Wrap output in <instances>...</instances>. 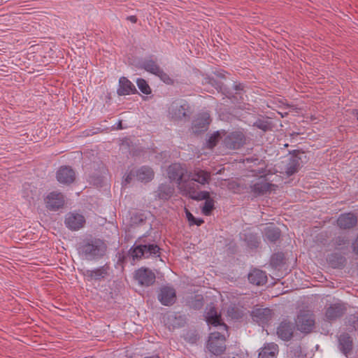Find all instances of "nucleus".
Masks as SVG:
<instances>
[{
    "label": "nucleus",
    "mask_w": 358,
    "mask_h": 358,
    "mask_svg": "<svg viewBox=\"0 0 358 358\" xmlns=\"http://www.w3.org/2000/svg\"><path fill=\"white\" fill-rule=\"evenodd\" d=\"M106 250V244L99 238L85 240L78 248L79 255L83 258L90 261L102 257Z\"/></svg>",
    "instance_id": "nucleus-1"
},
{
    "label": "nucleus",
    "mask_w": 358,
    "mask_h": 358,
    "mask_svg": "<svg viewBox=\"0 0 358 358\" xmlns=\"http://www.w3.org/2000/svg\"><path fill=\"white\" fill-rule=\"evenodd\" d=\"M139 244L135 245L130 250V255L134 259L148 258L152 255H156L159 252V248L156 244L146 243L144 240H138Z\"/></svg>",
    "instance_id": "nucleus-2"
},
{
    "label": "nucleus",
    "mask_w": 358,
    "mask_h": 358,
    "mask_svg": "<svg viewBox=\"0 0 358 358\" xmlns=\"http://www.w3.org/2000/svg\"><path fill=\"white\" fill-rule=\"evenodd\" d=\"M226 338L220 332H212L207 343V348L215 356L222 355L226 350Z\"/></svg>",
    "instance_id": "nucleus-3"
},
{
    "label": "nucleus",
    "mask_w": 358,
    "mask_h": 358,
    "mask_svg": "<svg viewBox=\"0 0 358 358\" xmlns=\"http://www.w3.org/2000/svg\"><path fill=\"white\" fill-rule=\"evenodd\" d=\"M297 329L303 333L310 332L315 326V317L310 310H301L296 320Z\"/></svg>",
    "instance_id": "nucleus-4"
},
{
    "label": "nucleus",
    "mask_w": 358,
    "mask_h": 358,
    "mask_svg": "<svg viewBox=\"0 0 358 358\" xmlns=\"http://www.w3.org/2000/svg\"><path fill=\"white\" fill-rule=\"evenodd\" d=\"M167 173L170 180L176 182L179 187L185 179L187 171L180 164L175 163L169 166Z\"/></svg>",
    "instance_id": "nucleus-5"
},
{
    "label": "nucleus",
    "mask_w": 358,
    "mask_h": 358,
    "mask_svg": "<svg viewBox=\"0 0 358 358\" xmlns=\"http://www.w3.org/2000/svg\"><path fill=\"white\" fill-rule=\"evenodd\" d=\"M46 208L52 211H55L62 208L64 205V196L61 192H52L45 198Z\"/></svg>",
    "instance_id": "nucleus-6"
},
{
    "label": "nucleus",
    "mask_w": 358,
    "mask_h": 358,
    "mask_svg": "<svg viewBox=\"0 0 358 358\" xmlns=\"http://www.w3.org/2000/svg\"><path fill=\"white\" fill-rule=\"evenodd\" d=\"M245 138L241 132H232L228 134L224 139V146L230 150L239 149L245 144Z\"/></svg>",
    "instance_id": "nucleus-7"
},
{
    "label": "nucleus",
    "mask_w": 358,
    "mask_h": 358,
    "mask_svg": "<svg viewBox=\"0 0 358 358\" xmlns=\"http://www.w3.org/2000/svg\"><path fill=\"white\" fill-rule=\"evenodd\" d=\"M157 298L162 305L172 306L176 301V289L173 287L164 286L161 287Z\"/></svg>",
    "instance_id": "nucleus-8"
},
{
    "label": "nucleus",
    "mask_w": 358,
    "mask_h": 358,
    "mask_svg": "<svg viewBox=\"0 0 358 358\" xmlns=\"http://www.w3.org/2000/svg\"><path fill=\"white\" fill-rule=\"evenodd\" d=\"M271 185L267 181L265 177L261 176L252 182L250 187V192L255 196H260L268 192L271 189Z\"/></svg>",
    "instance_id": "nucleus-9"
},
{
    "label": "nucleus",
    "mask_w": 358,
    "mask_h": 358,
    "mask_svg": "<svg viewBox=\"0 0 358 358\" xmlns=\"http://www.w3.org/2000/svg\"><path fill=\"white\" fill-rule=\"evenodd\" d=\"M253 321L259 324L267 323L273 316L272 310L268 308H255L251 312Z\"/></svg>",
    "instance_id": "nucleus-10"
},
{
    "label": "nucleus",
    "mask_w": 358,
    "mask_h": 358,
    "mask_svg": "<svg viewBox=\"0 0 358 358\" xmlns=\"http://www.w3.org/2000/svg\"><path fill=\"white\" fill-rule=\"evenodd\" d=\"M85 223V219L81 214L69 213L66 216L65 224L71 230H78L83 227Z\"/></svg>",
    "instance_id": "nucleus-11"
},
{
    "label": "nucleus",
    "mask_w": 358,
    "mask_h": 358,
    "mask_svg": "<svg viewBox=\"0 0 358 358\" xmlns=\"http://www.w3.org/2000/svg\"><path fill=\"white\" fill-rule=\"evenodd\" d=\"M136 280L143 286H150L155 282V273L148 268H141L136 271L135 274Z\"/></svg>",
    "instance_id": "nucleus-12"
},
{
    "label": "nucleus",
    "mask_w": 358,
    "mask_h": 358,
    "mask_svg": "<svg viewBox=\"0 0 358 358\" xmlns=\"http://www.w3.org/2000/svg\"><path fill=\"white\" fill-rule=\"evenodd\" d=\"M57 179L60 183L71 184L76 179L75 171L70 166H61L57 172Z\"/></svg>",
    "instance_id": "nucleus-13"
},
{
    "label": "nucleus",
    "mask_w": 358,
    "mask_h": 358,
    "mask_svg": "<svg viewBox=\"0 0 358 358\" xmlns=\"http://www.w3.org/2000/svg\"><path fill=\"white\" fill-rule=\"evenodd\" d=\"M187 176L189 180L201 185L208 184L211 179L210 172L200 169H195L193 171L190 172Z\"/></svg>",
    "instance_id": "nucleus-14"
},
{
    "label": "nucleus",
    "mask_w": 358,
    "mask_h": 358,
    "mask_svg": "<svg viewBox=\"0 0 358 358\" xmlns=\"http://www.w3.org/2000/svg\"><path fill=\"white\" fill-rule=\"evenodd\" d=\"M189 106L187 103H174L170 108V114L175 120H182L189 116Z\"/></svg>",
    "instance_id": "nucleus-15"
},
{
    "label": "nucleus",
    "mask_w": 358,
    "mask_h": 358,
    "mask_svg": "<svg viewBox=\"0 0 358 358\" xmlns=\"http://www.w3.org/2000/svg\"><path fill=\"white\" fill-rule=\"evenodd\" d=\"M346 311L345 305L342 303L331 304L326 310L325 316L329 321L335 320L342 317Z\"/></svg>",
    "instance_id": "nucleus-16"
},
{
    "label": "nucleus",
    "mask_w": 358,
    "mask_h": 358,
    "mask_svg": "<svg viewBox=\"0 0 358 358\" xmlns=\"http://www.w3.org/2000/svg\"><path fill=\"white\" fill-rule=\"evenodd\" d=\"M109 266L106 264L94 270H87L84 275L88 280H101L109 275Z\"/></svg>",
    "instance_id": "nucleus-17"
},
{
    "label": "nucleus",
    "mask_w": 358,
    "mask_h": 358,
    "mask_svg": "<svg viewBox=\"0 0 358 358\" xmlns=\"http://www.w3.org/2000/svg\"><path fill=\"white\" fill-rule=\"evenodd\" d=\"M206 322L208 324H211L215 327H220V330L227 331V326L221 322L220 315L217 314L215 308L210 307L206 313Z\"/></svg>",
    "instance_id": "nucleus-18"
},
{
    "label": "nucleus",
    "mask_w": 358,
    "mask_h": 358,
    "mask_svg": "<svg viewBox=\"0 0 358 358\" xmlns=\"http://www.w3.org/2000/svg\"><path fill=\"white\" fill-rule=\"evenodd\" d=\"M210 115L208 113L200 114L193 122L192 129L194 133L206 131L210 124Z\"/></svg>",
    "instance_id": "nucleus-19"
},
{
    "label": "nucleus",
    "mask_w": 358,
    "mask_h": 358,
    "mask_svg": "<svg viewBox=\"0 0 358 358\" xmlns=\"http://www.w3.org/2000/svg\"><path fill=\"white\" fill-rule=\"evenodd\" d=\"M294 327L290 322L282 321L277 329V334L283 341H289L293 336Z\"/></svg>",
    "instance_id": "nucleus-20"
},
{
    "label": "nucleus",
    "mask_w": 358,
    "mask_h": 358,
    "mask_svg": "<svg viewBox=\"0 0 358 358\" xmlns=\"http://www.w3.org/2000/svg\"><path fill=\"white\" fill-rule=\"evenodd\" d=\"M357 222V217L351 213L341 214L337 220L338 226L344 229L352 228Z\"/></svg>",
    "instance_id": "nucleus-21"
},
{
    "label": "nucleus",
    "mask_w": 358,
    "mask_h": 358,
    "mask_svg": "<svg viewBox=\"0 0 358 358\" xmlns=\"http://www.w3.org/2000/svg\"><path fill=\"white\" fill-rule=\"evenodd\" d=\"M194 182L188 178L184 179L183 182L178 187L182 195L189 196L192 199H193L199 189V186Z\"/></svg>",
    "instance_id": "nucleus-22"
},
{
    "label": "nucleus",
    "mask_w": 358,
    "mask_h": 358,
    "mask_svg": "<svg viewBox=\"0 0 358 358\" xmlns=\"http://www.w3.org/2000/svg\"><path fill=\"white\" fill-rule=\"evenodd\" d=\"M136 91L134 85L126 77H121L119 80V87L117 94L119 95H127L134 94Z\"/></svg>",
    "instance_id": "nucleus-23"
},
{
    "label": "nucleus",
    "mask_w": 358,
    "mask_h": 358,
    "mask_svg": "<svg viewBox=\"0 0 358 358\" xmlns=\"http://www.w3.org/2000/svg\"><path fill=\"white\" fill-rule=\"evenodd\" d=\"M303 153L298 152L292 155L289 161L287 164L285 172L288 176H292L296 173L302 163L301 155Z\"/></svg>",
    "instance_id": "nucleus-24"
},
{
    "label": "nucleus",
    "mask_w": 358,
    "mask_h": 358,
    "mask_svg": "<svg viewBox=\"0 0 358 358\" xmlns=\"http://www.w3.org/2000/svg\"><path fill=\"white\" fill-rule=\"evenodd\" d=\"M278 354V346L274 343L266 344L261 348L259 358H276Z\"/></svg>",
    "instance_id": "nucleus-25"
},
{
    "label": "nucleus",
    "mask_w": 358,
    "mask_h": 358,
    "mask_svg": "<svg viewBox=\"0 0 358 358\" xmlns=\"http://www.w3.org/2000/svg\"><path fill=\"white\" fill-rule=\"evenodd\" d=\"M249 281L256 285H263L267 281V276L265 272L254 269L248 274Z\"/></svg>",
    "instance_id": "nucleus-26"
},
{
    "label": "nucleus",
    "mask_w": 358,
    "mask_h": 358,
    "mask_svg": "<svg viewBox=\"0 0 358 358\" xmlns=\"http://www.w3.org/2000/svg\"><path fill=\"white\" fill-rule=\"evenodd\" d=\"M339 348L345 355L349 354L352 349V339L348 334H343L338 338Z\"/></svg>",
    "instance_id": "nucleus-27"
},
{
    "label": "nucleus",
    "mask_w": 358,
    "mask_h": 358,
    "mask_svg": "<svg viewBox=\"0 0 358 358\" xmlns=\"http://www.w3.org/2000/svg\"><path fill=\"white\" fill-rule=\"evenodd\" d=\"M154 174L153 170L148 166H142L136 172L137 179L143 182L152 180L154 178Z\"/></svg>",
    "instance_id": "nucleus-28"
},
{
    "label": "nucleus",
    "mask_w": 358,
    "mask_h": 358,
    "mask_svg": "<svg viewBox=\"0 0 358 358\" xmlns=\"http://www.w3.org/2000/svg\"><path fill=\"white\" fill-rule=\"evenodd\" d=\"M174 192L173 187L167 184H162L156 191V196L159 199L168 200L171 197Z\"/></svg>",
    "instance_id": "nucleus-29"
},
{
    "label": "nucleus",
    "mask_w": 358,
    "mask_h": 358,
    "mask_svg": "<svg viewBox=\"0 0 358 358\" xmlns=\"http://www.w3.org/2000/svg\"><path fill=\"white\" fill-rule=\"evenodd\" d=\"M264 236L270 242H275L280 236V231L277 227H267L264 229Z\"/></svg>",
    "instance_id": "nucleus-30"
},
{
    "label": "nucleus",
    "mask_w": 358,
    "mask_h": 358,
    "mask_svg": "<svg viewBox=\"0 0 358 358\" xmlns=\"http://www.w3.org/2000/svg\"><path fill=\"white\" fill-rule=\"evenodd\" d=\"M141 67L146 71L155 75L157 71L161 69L159 66L152 59H146L143 61Z\"/></svg>",
    "instance_id": "nucleus-31"
},
{
    "label": "nucleus",
    "mask_w": 358,
    "mask_h": 358,
    "mask_svg": "<svg viewBox=\"0 0 358 358\" xmlns=\"http://www.w3.org/2000/svg\"><path fill=\"white\" fill-rule=\"evenodd\" d=\"M333 244L336 250L347 249L349 245V238L346 236H338L333 240Z\"/></svg>",
    "instance_id": "nucleus-32"
},
{
    "label": "nucleus",
    "mask_w": 358,
    "mask_h": 358,
    "mask_svg": "<svg viewBox=\"0 0 358 358\" xmlns=\"http://www.w3.org/2000/svg\"><path fill=\"white\" fill-rule=\"evenodd\" d=\"M203 296L201 295H196L189 301V306L194 309H200L203 306Z\"/></svg>",
    "instance_id": "nucleus-33"
},
{
    "label": "nucleus",
    "mask_w": 358,
    "mask_h": 358,
    "mask_svg": "<svg viewBox=\"0 0 358 358\" xmlns=\"http://www.w3.org/2000/svg\"><path fill=\"white\" fill-rule=\"evenodd\" d=\"M253 126L257 127L259 129H262L264 131L271 129V124L268 120L264 119L257 120L255 122H254Z\"/></svg>",
    "instance_id": "nucleus-34"
},
{
    "label": "nucleus",
    "mask_w": 358,
    "mask_h": 358,
    "mask_svg": "<svg viewBox=\"0 0 358 358\" xmlns=\"http://www.w3.org/2000/svg\"><path fill=\"white\" fill-rule=\"evenodd\" d=\"M138 87L145 94H150L151 90L148 83L143 78H138L136 81Z\"/></svg>",
    "instance_id": "nucleus-35"
},
{
    "label": "nucleus",
    "mask_w": 358,
    "mask_h": 358,
    "mask_svg": "<svg viewBox=\"0 0 358 358\" xmlns=\"http://www.w3.org/2000/svg\"><path fill=\"white\" fill-rule=\"evenodd\" d=\"M214 209V200L213 199H206L202 208V213L205 215H210Z\"/></svg>",
    "instance_id": "nucleus-36"
},
{
    "label": "nucleus",
    "mask_w": 358,
    "mask_h": 358,
    "mask_svg": "<svg viewBox=\"0 0 358 358\" xmlns=\"http://www.w3.org/2000/svg\"><path fill=\"white\" fill-rule=\"evenodd\" d=\"M220 138L221 136L219 131L215 132V134L211 135L208 138V146L210 148H213L214 146L217 145Z\"/></svg>",
    "instance_id": "nucleus-37"
},
{
    "label": "nucleus",
    "mask_w": 358,
    "mask_h": 358,
    "mask_svg": "<svg viewBox=\"0 0 358 358\" xmlns=\"http://www.w3.org/2000/svg\"><path fill=\"white\" fill-rule=\"evenodd\" d=\"M186 217L190 225L195 224L200 226L203 222V220L195 218L193 215L187 210H186Z\"/></svg>",
    "instance_id": "nucleus-38"
},
{
    "label": "nucleus",
    "mask_w": 358,
    "mask_h": 358,
    "mask_svg": "<svg viewBox=\"0 0 358 358\" xmlns=\"http://www.w3.org/2000/svg\"><path fill=\"white\" fill-rule=\"evenodd\" d=\"M155 76H158L163 82L166 84H171L173 83L172 79L166 73L164 72L162 69L157 71V73H156Z\"/></svg>",
    "instance_id": "nucleus-39"
},
{
    "label": "nucleus",
    "mask_w": 358,
    "mask_h": 358,
    "mask_svg": "<svg viewBox=\"0 0 358 358\" xmlns=\"http://www.w3.org/2000/svg\"><path fill=\"white\" fill-rule=\"evenodd\" d=\"M193 200L195 201H202L206 199H210V194L208 192L206 191H201L196 192V195L193 197Z\"/></svg>",
    "instance_id": "nucleus-40"
},
{
    "label": "nucleus",
    "mask_w": 358,
    "mask_h": 358,
    "mask_svg": "<svg viewBox=\"0 0 358 358\" xmlns=\"http://www.w3.org/2000/svg\"><path fill=\"white\" fill-rule=\"evenodd\" d=\"M245 239L248 241V245L251 248H257L259 245L257 237L252 234L248 236Z\"/></svg>",
    "instance_id": "nucleus-41"
},
{
    "label": "nucleus",
    "mask_w": 358,
    "mask_h": 358,
    "mask_svg": "<svg viewBox=\"0 0 358 358\" xmlns=\"http://www.w3.org/2000/svg\"><path fill=\"white\" fill-rule=\"evenodd\" d=\"M228 315L232 318L238 319L242 316V313L238 311L236 307H231L228 310Z\"/></svg>",
    "instance_id": "nucleus-42"
},
{
    "label": "nucleus",
    "mask_w": 358,
    "mask_h": 358,
    "mask_svg": "<svg viewBox=\"0 0 358 358\" xmlns=\"http://www.w3.org/2000/svg\"><path fill=\"white\" fill-rule=\"evenodd\" d=\"M352 248L353 252L358 255V234L355 241L352 243Z\"/></svg>",
    "instance_id": "nucleus-43"
},
{
    "label": "nucleus",
    "mask_w": 358,
    "mask_h": 358,
    "mask_svg": "<svg viewBox=\"0 0 358 358\" xmlns=\"http://www.w3.org/2000/svg\"><path fill=\"white\" fill-rule=\"evenodd\" d=\"M234 89L236 91L243 90V85L241 83L239 84H234Z\"/></svg>",
    "instance_id": "nucleus-44"
},
{
    "label": "nucleus",
    "mask_w": 358,
    "mask_h": 358,
    "mask_svg": "<svg viewBox=\"0 0 358 358\" xmlns=\"http://www.w3.org/2000/svg\"><path fill=\"white\" fill-rule=\"evenodd\" d=\"M128 20H130V21H131V22H133V23H136V21H137V18H136V16H134V15L129 16V17H128Z\"/></svg>",
    "instance_id": "nucleus-45"
},
{
    "label": "nucleus",
    "mask_w": 358,
    "mask_h": 358,
    "mask_svg": "<svg viewBox=\"0 0 358 358\" xmlns=\"http://www.w3.org/2000/svg\"><path fill=\"white\" fill-rule=\"evenodd\" d=\"M131 178H132V174L131 173H129L125 178V182L129 183L130 182V181L131 180Z\"/></svg>",
    "instance_id": "nucleus-46"
},
{
    "label": "nucleus",
    "mask_w": 358,
    "mask_h": 358,
    "mask_svg": "<svg viewBox=\"0 0 358 358\" xmlns=\"http://www.w3.org/2000/svg\"><path fill=\"white\" fill-rule=\"evenodd\" d=\"M351 113L352 115L355 116L357 120H358V110L357 109L352 110Z\"/></svg>",
    "instance_id": "nucleus-47"
},
{
    "label": "nucleus",
    "mask_w": 358,
    "mask_h": 358,
    "mask_svg": "<svg viewBox=\"0 0 358 358\" xmlns=\"http://www.w3.org/2000/svg\"><path fill=\"white\" fill-rule=\"evenodd\" d=\"M117 129H123V127H122V120H119V122H117Z\"/></svg>",
    "instance_id": "nucleus-48"
},
{
    "label": "nucleus",
    "mask_w": 358,
    "mask_h": 358,
    "mask_svg": "<svg viewBox=\"0 0 358 358\" xmlns=\"http://www.w3.org/2000/svg\"><path fill=\"white\" fill-rule=\"evenodd\" d=\"M339 264H343L345 262V259L343 257H338Z\"/></svg>",
    "instance_id": "nucleus-49"
},
{
    "label": "nucleus",
    "mask_w": 358,
    "mask_h": 358,
    "mask_svg": "<svg viewBox=\"0 0 358 358\" xmlns=\"http://www.w3.org/2000/svg\"><path fill=\"white\" fill-rule=\"evenodd\" d=\"M189 341L192 342V343H194L196 341V336H195L194 337L192 338L189 339Z\"/></svg>",
    "instance_id": "nucleus-50"
},
{
    "label": "nucleus",
    "mask_w": 358,
    "mask_h": 358,
    "mask_svg": "<svg viewBox=\"0 0 358 358\" xmlns=\"http://www.w3.org/2000/svg\"><path fill=\"white\" fill-rule=\"evenodd\" d=\"M336 257V255H332L331 257H330V261L332 262H333L332 258Z\"/></svg>",
    "instance_id": "nucleus-51"
},
{
    "label": "nucleus",
    "mask_w": 358,
    "mask_h": 358,
    "mask_svg": "<svg viewBox=\"0 0 358 358\" xmlns=\"http://www.w3.org/2000/svg\"><path fill=\"white\" fill-rule=\"evenodd\" d=\"M276 257H281V255H276Z\"/></svg>",
    "instance_id": "nucleus-52"
},
{
    "label": "nucleus",
    "mask_w": 358,
    "mask_h": 358,
    "mask_svg": "<svg viewBox=\"0 0 358 358\" xmlns=\"http://www.w3.org/2000/svg\"><path fill=\"white\" fill-rule=\"evenodd\" d=\"M233 358H235V357H233Z\"/></svg>",
    "instance_id": "nucleus-53"
}]
</instances>
